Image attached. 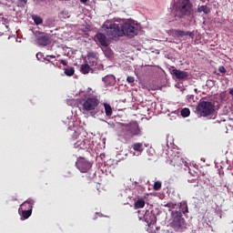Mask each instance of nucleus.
Returning a JSON list of instances; mask_svg holds the SVG:
<instances>
[{"label":"nucleus","instance_id":"9d476101","mask_svg":"<svg viewBox=\"0 0 233 233\" xmlns=\"http://www.w3.org/2000/svg\"><path fill=\"white\" fill-rule=\"evenodd\" d=\"M184 162L182 157H180L179 153H174L170 157V166L174 167H182Z\"/></svg>","mask_w":233,"mask_h":233},{"label":"nucleus","instance_id":"9b49d317","mask_svg":"<svg viewBox=\"0 0 233 233\" xmlns=\"http://www.w3.org/2000/svg\"><path fill=\"white\" fill-rule=\"evenodd\" d=\"M172 34L177 37H183L184 35H189V37H191L192 39H194L195 37V32H191L190 30H187L186 32L185 30L175 28L172 30Z\"/></svg>","mask_w":233,"mask_h":233},{"label":"nucleus","instance_id":"2f4dec72","mask_svg":"<svg viewBox=\"0 0 233 233\" xmlns=\"http://www.w3.org/2000/svg\"><path fill=\"white\" fill-rule=\"evenodd\" d=\"M40 56H42V53H41V52H38V53L36 54V57H37V59H39V58H40Z\"/></svg>","mask_w":233,"mask_h":233},{"label":"nucleus","instance_id":"ddd939ff","mask_svg":"<svg viewBox=\"0 0 233 233\" xmlns=\"http://www.w3.org/2000/svg\"><path fill=\"white\" fill-rule=\"evenodd\" d=\"M171 74L177 77V79H187L189 74L186 70H179L178 68H173Z\"/></svg>","mask_w":233,"mask_h":233},{"label":"nucleus","instance_id":"72a5a7b5","mask_svg":"<svg viewBox=\"0 0 233 233\" xmlns=\"http://www.w3.org/2000/svg\"><path fill=\"white\" fill-rule=\"evenodd\" d=\"M81 3H84V4H86V3H87V1L88 0H79Z\"/></svg>","mask_w":233,"mask_h":233},{"label":"nucleus","instance_id":"5701e85b","mask_svg":"<svg viewBox=\"0 0 233 233\" xmlns=\"http://www.w3.org/2000/svg\"><path fill=\"white\" fill-rule=\"evenodd\" d=\"M181 116H183V117L190 116V109H188V107H184V109L181 110Z\"/></svg>","mask_w":233,"mask_h":233},{"label":"nucleus","instance_id":"f03ea898","mask_svg":"<svg viewBox=\"0 0 233 233\" xmlns=\"http://www.w3.org/2000/svg\"><path fill=\"white\" fill-rule=\"evenodd\" d=\"M182 213H184V215L188 213L187 204H181L179 211H172V227L175 228V229H184L187 228V223L182 217Z\"/></svg>","mask_w":233,"mask_h":233},{"label":"nucleus","instance_id":"f704fd0d","mask_svg":"<svg viewBox=\"0 0 233 233\" xmlns=\"http://www.w3.org/2000/svg\"><path fill=\"white\" fill-rule=\"evenodd\" d=\"M49 57H56V56H54V55H51V56H49Z\"/></svg>","mask_w":233,"mask_h":233},{"label":"nucleus","instance_id":"e433bc0d","mask_svg":"<svg viewBox=\"0 0 233 233\" xmlns=\"http://www.w3.org/2000/svg\"><path fill=\"white\" fill-rule=\"evenodd\" d=\"M146 220L148 222V218H146Z\"/></svg>","mask_w":233,"mask_h":233},{"label":"nucleus","instance_id":"4c0bfd02","mask_svg":"<svg viewBox=\"0 0 233 233\" xmlns=\"http://www.w3.org/2000/svg\"><path fill=\"white\" fill-rule=\"evenodd\" d=\"M163 233H168L167 231H163Z\"/></svg>","mask_w":233,"mask_h":233},{"label":"nucleus","instance_id":"dca6fc26","mask_svg":"<svg viewBox=\"0 0 233 233\" xmlns=\"http://www.w3.org/2000/svg\"><path fill=\"white\" fill-rule=\"evenodd\" d=\"M80 72L82 74H89V72H94V69L91 68V66H90L88 59H87V61L86 63H83L80 66Z\"/></svg>","mask_w":233,"mask_h":233},{"label":"nucleus","instance_id":"0eeeda50","mask_svg":"<svg viewBox=\"0 0 233 233\" xmlns=\"http://www.w3.org/2000/svg\"><path fill=\"white\" fill-rule=\"evenodd\" d=\"M215 110V106H213L212 102H205L204 100L197 106V111L201 116H211V114H214Z\"/></svg>","mask_w":233,"mask_h":233},{"label":"nucleus","instance_id":"f257e3e1","mask_svg":"<svg viewBox=\"0 0 233 233\" xmlns=\"http://www.w3.org/2000/svg\"><path fill=\"white\" fill-rule=\"evenodd\" d=\"M103 28L108 37H120L122 35L135 37L139 32V26L135 21H126L121 26L117 23H110V25H104Z\"/></svg>","mask_w":233,"mask_h":233},{"label":"nucleus","instance_id":"4be33fe9","mask_svg":"<svg viewBox=\"0 0 233 233\" xmlns=\"http://www.w3.org/2000/svg\"><path fill=\"white\" fill-rule=\"evenodd\" d=\"M32 19H34L35 25H42L43 23V17L40 15H32Z\"/></svg>","mask_w":233,"mask_h":233},{"label":"nucleus","instance_id":"7ed1b4c3","mask_svg":"<svg viewBox=\"0 0 233 233\" xmlns=\"http://www.w3.org/2000/svg\"><path fill=\"white\" fill-rule=\"evenodd\" d=\"M73 138L76 140V142H75V147L80 149H88L90 140L87 138L86 131H75L73 134Z\"/></svg>","mask_w":233,"mask_h":233},{"label":"nucleus","instance_id":"6e6552de","mask_svg":"<svg viewBox=\"0 0 233 233\" xmlns=\"http://www.w3.org/2000/svg\"><path fill=\"white\" fill-rule=\"evenodd\" d=\"M177 8L180 13V17L191 14V5L189 0H179Z\"/></svg>","mask_w":233,"mask_h":233},{"label":"nucleus","instance_id":"6ab92c4d","mask_svg":"<svg viewBox=\"0 0 233 233\" xmlns=\"http://www.w3.org/2000/svg\"><path fill=\"white\" fill-rule=\"evenodd\" d=\"M104 106H105L106 116H108L110 117V116H112L113 114V109L110 104H104Z\"/></svg>","mask_w":233,"mask_h":233},{"label":"nucleus","instance_id":"c9c22d12","mask_svg":"<svg viewBox=\"0 0 233 233\" xmlns=\"http://www.w3.org/2000/svg\"><path fill=\"white\" fill-rule=\"evenodd\" d=\"M195 92H198V88H195Z\"/></svg>","mask_w":233,"mask_h":233},{"label":"nucleus","instance_id":"7c9ffc66","mask_svg":"<svg viewBox=\"0 0 233 233\" xmlns=\"http://www.w3.org/2000/svg\"><path fill=\"white\" fill-rule=\"evenodd\" d=\"M48 57H50V56H46V57H45L46 61H48L49 63H53V61H51V59H49Z\"/></svg>","mask_w":233,"mask_h":233},{"label":"nucleus","instance_id":"423d86ee","mask_svg":"<svg viewBox=\"0 0 233 233\" xmlns=\"http://www.w3.org/2000/svg\"><path fill=\"white\" fill-rule=\"evenodd\" d=\"M100 103L99 98H97V96H88V98H86V100H84L82 106L84 110H87V112H90V114H92V116H95V110L96 108V106H98Z\"/></svg>","mask_w":233,"mask_h":233},{"label":"nucleus","instance_id":"393cba45","mask_svg":"<svg viewBox=\"0 0 233 233\" xmlns=\"http://www.w3.org/2000/svg\"><path fill=\"white\" fill-rule=\"evenodd\" d=\"M28 0H18L17 6H25Z\"/></svg>","mask_w":233,"mask_h":233},{"label":"nucleus","instance_id":"cd10ccee","mask_svg":"<svg viewBox=\"0 0 233 233\" xmlns=\"http://www.w3.org/2000/svg\"><path fill=\"white\" fill-rule=\"evenodd\" d=\"M108 79H115L114 76H105V77H103V81H108Z\"/></svg>","mask_w":233,"mask_h":233},{"label":"nucleus","instance_id":"c756f323","mask_svg":"<svg viewBox=\"0 0 233 233\" xmlns=\"http://www.w3.org/2000/svg\"><path fill=\"white\" fill-rule=\"evenodd\" d=\"M60 63H62V65H64L66 66L68 65V63L66 59H60Z\"/></svg>","mask_w":233,"mask_h":233},{"label":"nucleus","instance_id":"20e7f679","mask_svg":"<svg viewBox=\"0 0 233 233\" xmlns=\"http://www.w3.org/2000/svg\"><path fill=\"white\" fill-rule=\"evenodd\" d=\"M34 204V200L32 198H28L20 206L18 212L21 215V218L23 220H25L26 218H29V217H31L33 213Z\"/></svg>","mask_w":233,"mask_h":233},{"label":"nucleus","instance_id":"aec40b11","mask_svg":"<svg viewBox=\"0 0 233 233\" xmlns=\"http://www.w3.org/2000/svg\"><path fill=\"white\" fill-rule=\"evenodd\" d=\"M132 147H133L134 151H138L139 153H142V151H143V144H141L139 142L137 144H134L132 146Z\"/></svg>","mask_w":233,"mask_h":233},{"label":"nucleus","instance_id":"a211bd4d","mask_svg":"<svg viewBox=\"0 0 233 233\" xmlns=\"http://www.w3.org/2000/svg\"><path fill=\"white\" fill-rule=\"evenodd\" d=\"M146 202L144 198H138L137 202H135V208L136 209H141L142 208H145Z\"/></svg>","mask_w":233,"mask_h":233},{"label":"nucleus","instance_id":"c85d7f7f","mask_svg":"<svg viewBox=\"0 0 233 233\" xmlns=\"http://www.w3.org/2000/svg\"><path fill=\"white\" fill-rule=\"evenodd\" d=\"M187 99L188 101H194L195 96H194V95H187Z\"/></svg>","mask_w":233,"mask_h":233},{"label":"nucleus","instance_id":"bb28decb","mask_svg":"<svg viewBox=\"0 0 233 233\" xmlns=\"http://www.w3.org/2000/svg\"><path fill=\"white\" fill-rule=\"evenodd\" d=\"M218 71L222 74H225L227 72V68H225L224 66H218Z\"/></svg>","mask_w":233,"mask_h":233},{"label":"nucleus","instance_id":"1a4fd4ad","mask_svg":"<svg viewBox=\"0 0 233 233\" xmlns=\"http://www.w3.org/2000/svg\"><path fill=\"white\" fill-rule=\"evenodd\" d=\"M76 166L81 173H87L92 167V164L88 160H86V158H78Z\"/></svg>","mask_w":233,"mask_h":233},{"label":"nucleus","instance_id":"b1692460","mask_svg":"<svg viewBox=\"0 0 233 233\" xmlns=\"http://www.w3.org/2000/svg\"><path fill=\"white\" fill-rule=\"evenodd\" d=\"M161 187H162V182H160V181L155 182V184H154L155 191H159V189H161Z\"/></svg>","mask_w":233,"mask_h":233},{"label":"nucleus","instance_id":"f8f14e48","mask_svg":"<svg viewBox=\"0 0 233 233\" xmlns=\"http://www.w3.org/2000/svg\"><path fill=\"white\" fill-rule=\"evenodd\" d=\"M87 61L89 63L90 68H93V66H96L98 61V56L96 52H87Z\"/></svg>","mask_w":233,"mask_h":233},{"label":"nucleus","instance_id":"473e14b6","mask_svg":"<svg viewBox=\"0 0 233 233\" xmlns=\"http://www.w3.org/2000/svg\"><path fill=\"white\" fill-rule=\"evenodd\" d=\"M229 94L232 96V99H233V88L229 89Z\"/></svg>","mask_w":233,"mask_h":233},{"label":"nucleus","instance_id":"4468645a","mask_svg":"<svg viewBox=\"0 0 233 233\" xmlns=\"http://www.w3.org/2000/svg\"><path fill=\"white\" fill-rule=\"evenodd\" d=\"M95 38L99 41L100 45H102V46H108L109 43L107 41V37L105 34H103L102 32H97V34H96Z\"/></svg>","mask_w":233,"mask_h":233},{"label":"nucleus","instance_id":"412c9836","mask_svg":"<svg viewBox=\"0 0 233 233\" xmlns=\"http://www.w3.org/2000/svg\"><path fill=\"white\" fill-rule=\"evenodd\" d=\"M76 70L74 66H68L67 68H65V74L66 76H74Z\"/></svg>","mask_w":233,"mask_h":233},{"label":"nucleus","instance_id":"a878e982","mask_svg":"<svg viewBox=\"0 0 233 233\" xmlns=\"http://www.w3.org/2000/svg\"><path fill=\"white\" fill-rule=\"evenodd\" d=\"M127 81H128V83H134L135 81L134 76H127Z\"/></svg>","mask_w":233,"mask_h":233},{"label":"nucleus","instance_id":"2eb2a0df","mask_svg":"<svg viewBox=\"0 0 233 233\" xmlns=\"http://www.w3.org/2000/svg\"><path fill=\"white\" fill-rule=\"evenodd\" d=\"M38 45H42L43 46H46L49 43V37L46 34H39L37 39H36Z\"/></svg>","mask_w":233,"mask_h":233},{"label":"nucleus","instance_id":"f3484780","mask_svg":"<svg viewBox=\"0 0 233 233\" xmlns=\"http://www.w3.org/2000/svg\"><path fill=\"white\" fill-rule=\"evenodd\" d=\"M198 12L204 14H209L211 12L210 8L207 5H198Z\"/></svg>","mask_w":233,"mask_h":233},{"label":"nucleus","instance_id":"39448f33","mask_svg":"<svg viewBox=\"0 0 233 233\" xmlns=\"http://www.w3.org/2000/svg\"><path fill=\"white\" fill-rule=\"evenodd\" d=\"M139 135H141V129L139 128L138 124L134 122L133 124L126 126L123 137L126 140H131L134 137H137Z\"/></svg>","mask_w":233,"mask_h":233}]
</instances>
